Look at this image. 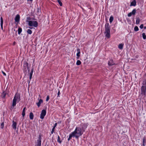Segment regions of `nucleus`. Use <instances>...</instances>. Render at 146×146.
<instances>
[{"mask_svg": "<svg viewBox=\"0 0 146 146\" xmlns=\"http://www.w3.org/2000/svg\"><path fill=\"white\" fill-rule=\"evenodd\" d=\"M82 134L81 129L79 127H77L74 131L70 134L68 140L69 141L72 137H75L76 138L78 139Z\"/></svg>", "mask_w": 146, "mask_h": 146, "instance_id": "nucleus-1", "label": "nucleus"}, {"mask_svg": "<svg viewBox=\"0 0 146 146\" xmlns=\"http://www.w3.org/2000/svg\"><path fill=\"white\" fill-rule=\"evenodd\" d=\"M110 26L108 23H106L105 25V31L104 34L106 37L109 38L110 36Z\"/></svg>", "mask_w": 146, "mask_h": 146, "instance_id": "nucleus-2", "label": "nucleus"}, {"mask_svg": "<svg viewBox=\"0 0 146 146\" xmlns=\"http://www.w3.org/2000/svg\"><path fill=\"white\" fill-rule=\"evenodd\" d=\"M20 100V96L19 94H16L13 100L12 106L11 108L13 109L16 104V102H18Z\"/></svg>", "mask_w": 146, "mask_h": 146, "instance_id": "nucleus-3", "label": "nucleus"}, {"mask_svg": "<svg viewBox=\"0 0 146 146\" xmlns=\"http://www.w3.org/2000/svg\"><path fill=\"white\" fill-rule=\"evenodd\" d=\"M28 25L30 26H33L36 27L38 26V23L36 21H28Z\"/></svg>", "mask_w": 146, "mask_h": 146, "instance_id": "nucleus-4", "label": "nucleus"}, {"mask_svg": "<svg viewBox=\"0 0 146 146\" xmlns=\"http://www.w3.org/2000/svg\"><path fill=\"white\" fill-rule=\"evenodd\" d=\"M46 111L44 110H43L40 115V118L42 119H43L46 114Z\"/></svg>", "mask_w": 146, "mask_h": 146, "instance_id": "nucleus-5", "label": "nucleus"}, {"mask_svg": "<svg viewBox=\"0 0 146 146\" xmlns=\"http://www.w3.org/2000/svg\"><path fill=\"white\" fill-rule=\"evenodd\" d=\"M28 64L26 62H25L23 65V66L24 67V71H26L27 69L28 70L29 72V69L28 68Z\"/></svg>", "mask_w": 146, "mask_h": 146, "instance_id": "nucleus-6", "label": "nucleus"}, {"mask_svg": "<svg viewBox=\"0 0 146 146\" xmlns=\"http://www.w3.org/2000/svg\"><path fill=\"white\" fill-rule=\"evenodd\" d=\"M41 137L39 136L38 139L37 140L36 146H41Z\"/></svg>", "mask_w": 146, "mask_h": 146, "instance_id": "nucleus-7", "label": "nucleus"}, {"mask_svg": "<svg viewBox=\"0 0 146 146\" xmlns=\"http://www.w3.org/2000/svg\"><path fill=\"white\" fill-rule=\"evenodd\" d=\"M15 21L17 22H19L20 20V16L19 15H17L15 18Z\"/></svg>", "mask_w": 146, "mask_h": 146, "instance_id": "nucleus-8", "label": "nucleus"}, {"mask_svg": "<svg viewBox=\"0 0 146 146\" xmlns=\"http://www.w3.org/2000/svg\"><path fill=\"white\" fill-rule=\"evenodd\" d=\"M33 70H34V68H32V70H31V72L30 73V77H29L30 81H29V83L30 82L31 79L32 78V75H33Z\"/></svg>", "mask_w": 146, "mask_h": 146, "instance_id": "nucleus-9", "label": "nucleus"}, {"mask_svg": "<svg viewBox=\"0 0 146 146\" xmlns=\"http://www.w3.org/2000/svg\"><path fill=\"white\" fill-rule=\"evenodd\" d=\"M13 124H12V127L13 129L15 130L16 129V125L17 123L16 122H15L14 121H13Z\"/></svg>", "mask_w": 146, "mask_h": 146, "instance_id": "nucleus-10", "label": "nucleus"}, {"mask_svg": "<svg viewBox=\"0 0 146 146\" xmlns=\"http://www.w3.org/2000/svg\"><path fill=\"white\" fill-rule=\"evenodd\" d=\"M136 4V2L135 0H134L131 2L130 5V6H135Z\"/></svg>", "mask_w": 146, "mask_h": 146, "instance_id": "nucleus-11", "label": "nucleus"}, {"mask_svg": "<svg viewBox=\"0 0 146 146\" xmlns=\"http://www.w3.org/2000/svg\"><path fill=\"white\" fill-rule=\"evenodd\" d=\"M43 100L42 99L39 100V102L36 103V104L38 107L40 106Z\"/></svg>", "mask_w": 146, "mask_h": 146, "instance_id": "nucleus-12", "label": "nucleus"}, {"mask_svg": "<svg viewBox=\"0 0 146 146\" xmlns=\"http://www.w3.org/2000/svg\"><path fill=\"white\" fill-rule=\"evenodd\" d=\"M82 129L83 131H84L85 129H86L87 126L86 124H83L82 125Z\"/></svg>", "mask_w": 146, "mask_h": 146, "instance_id": "nucleus-13", "label": "nucleus"}, {"mask_svg": "<svg viewBox=\"0 0 146 146\" xmlns=\"http://www.w3.org/2000/svg\"><path fill=\"white\" fill-rule=\"evenodd\" d=\"M30 118L31 119H33L34 117V115L33 113L31 112L29 114Z\"/></svg>", "mask_w": 146, "mask_h": 146, "instance_id": "nucleus-14", "label": "nucleus"}, {"mask_svg": "<svg viewBox=\"0 0 146 146\" xmlns=\"http://www.w3.org/2000/svg\"><path fill=\"white\" fill-rule=\"evenodd\" d=\"M78 52L77 53L76 56H78L77 59L80 56V50L79 49H78L77 50Z\"/></svg>", "mask_w": 146, "mask_h": 146, "instance_id": "nucleus-15", "label": "nucleus"}, {"mask_svg": "<svg viewBox=\"0 0 146 146\" xmlns=\"http://www.w3.org/2000/svg\"><path fill=\"white\" fill-rule=\"evenodd\" d=\"M108 64L109 65L111 66L114 64V63L113 62L112 60H110L108 63Z\"/></svg>", "mask_w": 146, "mask_h": 146, "instance_id": "nucleus-16", "label": "nucleus"}, {"mask_svg": "<svg viewBox=\"0 0 146 146\" xmlns=\"http://www.w3.org/2000/svg\"><path fill=\"white\" fill-rule=\"evenodd\" d=\"M136 9H134L131 12V14L132 15H135L136 13Z\"/></svg>", "mask_w": 146, "mask_h": 146, "instance_id": "nucleus-17", "label": "nucleus"}, {"mask_svg": "<svg viewBox=\"0 0 146 146\" xmlns=\"http://www.w3.org/2000/svg\"><path fill=\"white\" fill-rule=\"evenodd\" d=\"M123 44H120L118 46V48L120 49H123Z\"/></svg>", "mask_w": 146, "mask_h": 146, "instance_id": "nucleus-18", "label": "nucleus"}, {"mask_svg": "<svg viewBox=\"0 0 146 146\" xmlns=\"http://www.w3.org/2000/svg\"><path fill=\"white\" fill-rule=\"evenodd\" d=\"M22 31V29L21 27H19L18 29V34L19 35Z\"/></svg>", "mask_w": 146, "mask_h": 146, "instance_id": "nucleus-19", "label": "nucleus"}, {"mask_svg": "<svg viewBox=\"0 0 146 146\" xmlns=\"http://www.w3.org/2000/svg\"><path fill=\"white\" fill-rule=\"evenodd\" d=\"M113 16H111L110 18V19H109V21H110V23H111L113 21Z\"/></svg>", "mask_w": 146, "mask_h": 146, "instance_id": "nucleus-20", "label": "nucleus"}, {"mask_svg": "<svg viewBox=\"0 0 146 146\" xmlns=\"http://www.w3.org/2000/svg\"><path fill=\"white\" fill-rule=\"evenodd\" d=\"M27 33L29 34H31L32 33V31L30 29H28L27 31Z\"/></svg>", "mask_w": 146, "mask_h": 146, "instance_id": "nucleus-21", "label": "nucleus"}, {"mask_svg": "<svg viewBox=\"0 0 146 146\" xmlns=\"http://www.w3.org/2000/svg\"><path fill=\"white\" fill-rule=\"evenodd\" d=\"M81 64V61L79 60H78L77 61L76 64L77 65H80Z\"/></svg>", "mask_w": 146, "mask_h": 146, "instance_id": "nucleus-22", "label": "nucleus"}, {"mask_svg": "<svg viewBox=\"0 0 146 146\" xmlns=\"http://www.w3.org/2000/svg\"><path fill=\"white\" fill-rule=\"evenodd\" d=\"M142 36L144 39H146V35H145V33H143L142 34Z\"/></svg>", "mask_w": 146, "mask_h": 146, "instance_id": "nucleus-23", "label": "nucleus"}, {"mask_svg": "<svg viewBox=\"0 0 146 146\" xmlns=\"http://www.w3.org/2000/svg\"><path fill=\"white\" fill-rule=\"evenodd\" d=\"M57 2L59 4L60 6H62V3L60 0H57Z\"/></svg>", "mask_w": 146, "mask_h": 146, "instance_id": "nucleus-24", "label": "nucleus"}, {"mask_svg": "<svg viewBox=\"0 0 146 146\" xmlns=\"http://www.w3.org/2000/svg\"><path fill=\"white\" fill-rule=\"evenodd\" d=\"M140 22V20L139 18H137L136 20V23L137 24H138Z\"/></svg>", "mask_w": 146, "mask_h": 146, "instance_id": "nucleus-25", "label": "nucleus"}, {"mask_svg": "<svg viewBox=\"0 0 146 146\" xmlns=\"http://www.w3.org/2000/svg\"><path fill=\"white\" fill-rule=\"evenodd\" d=\"M134 31H137L139 30V28L137 26H135L134 28Z\"/></svg>", "mask_w": 146, "mask_h": 146, "instance_id": "nucleus-26", "label": "nucleus"}, {"mask_svg": "<svg viewBox=\"0 0 146 146\" xmlns=\"http://www.w3.org/2000/svg\"><path fill=\"white\" fill-rule=\"evenodd\" d=\"M57 141L59 142L60 143H61V141H60V138L59 136L58 135Z\"/></svg>", "mask_w": 146, "mask_h": 146, "instance_id": "nucleus-27", "label": "nucleus"}, {"mask_svg": "<svg viewBox=\"0 0 146 146\" xmlns=\"http://www.w3.org/2000/svg\"><path fill=\"white\" fill-rule=\"evenodd\" d=\"M6 92H3V93L2 94V98H5V97L6 95Z\"/></svg>", "mask_w": 146, "mask_h": 146, "instance_id": "nucleus-28", "label": "nucleus"}, {"mask_svg": "<svg viewBox=\"0 0 146 146\" xmlns=\"http://www.w3.org/2000/svg\"><path fill=\"white\" fill-rule=\"evenodd\" d=\"M31 20V18H30V17H27V21H26L27 22H28V21H30Z\"/></svg>", "mask_w": 146, "mask_h": 146, "instance_id": "nucleus-29", "label": "nucleus"}, {"mask_svg": "<svg viewBox=\"0 0 146 146\" xmlns=\"http://www.w3.org/2000/svg\"><path fill=\"white\" fill-rule=\"evenodd\" d=\"M1 25H2L3 23V20L2 17L1 18Z\"/></svg>", "mask_w": 146, "mask_h": 146, "instance_id": "nucleus-30", "label": "nucleus"}, {"mask_svg": "<svg viewBox=\"0 0 146 146\" xmlns=\"http://www.w3.org/2000/svg\"><path fill=\"white\" fill-rule=\"evenodd\" d=\"M4 125V122H2L1 124V129H3V128Z\"/></svg>", "mask_w": 146, "mask_h": 146, "instance_id": "nucleus-31", "label": "nucleus"}, {"mask_svg": "<svg viewBox=\"0 0 146 146\" xmlns=\"http://www.w3.org/2000/svg\"><path fill=\"white\" fill-rule=\"evenodd\" d=\"M22 115L24 117L25 115V111H23Z\"/></svg>", "mask_w": 146, "mask_h": 146, "instance_id": "nucleus-32", "label": "nucleus"}, {"mask_svg": "<svg viewBox=\"0 0 146 146\" xmlns=\"http://www.w3.org/2000/svg\"><path fill=\"white\" fill-rule=\"evenodd\" d=\"M54 129H55V128H54L53 127L52 129V131H51V134H53V133L54 132Z\"/></svg>", "mask_w": 146, "mask_h": 146, "instance_id": "nucleus-33", "label": "nucleus"}, {"mask_svg": "<svg viewBox=\"0 0 146 146\" xmlns=\"http://www.w3.org/2000/svg\"><path fill=\"white\" fill-rule=\"evenodd\" d=\"M49 98V96H47V97H46V101H48V100Z\"/></svg>", "mask_w": 146, "mask_h": 146, "instance_id": "nucleus-34", "label": "nucleus"}, {"mask_svg": "<svg viewBox=\"0 0 146 146\" xmlns=\"http://www.w3.org/2000/svg\"><path fill=\"white\" fill-rule=\"evenodd\" d=\"M132 15L131 14V12H130L127 15V16L129 17H130Z\"/></svg>", "mask_w": 146, "mask_h": 146, "instance_id": "nucleus-35", "label": "nucleus"}, {"mask_svg": "<svg viewBox=\"0 0 146 146\" xmlns=\"http://www.w3.org/2000/svg\"><path fill=\"white\" fill-rule=\"evenodd\" d=\"M143 146H144V143H145L146 142V141L145 140V139L144 138L143 139Z\"/></svg>", "mask_w": 146, "mask_h": 146, "instance_id": "nucleus-36", "label": "nucleus"}, {"mask_svg": "<svg viewBox=\"0 0 146 146\" xmlns=\"http://www.w3.org/2000/svg\"><path fill=\"white\" fill-rule=\"evenodd\" d=\"M140 27L141 29H143V24H141L140 25Z\"/></svg>", "mask_w": 146, "mask_h": 146, "instance_id": "nucleus-37", "label": "nucleus"}, {"mask_svg": "<svg viewBox=\"0 0 146 146\" xmlns=\"http://www.w3.org/2000/svg\"><path fill=\"white\" fill-rule=\"evenodd\" d=\"M57 125V123H55L54 124V126L53 128H55V127Z\"/></svg>", "mask_w": 146, "mask_h": 146, "instance_id": "nucleus-38", "label": "nucleus"}, {"mask_svg": "<svg viewBox=\"0 0 146 146\" xmlns=\"http://www.w3.org/2000/svg\"><path fill=\"white\" fill-rule=\"evenodd\" d=\"M2 73H3V74L4 76H5L6 75V73H5V72H3V71H2Z\"/></svg>", "mask_w": 146, "mask_h": 146, "instance_id": "nucleus-39", "label": "nucleus"}, {"mask_svg": "<svg viewBox=\"0 0 146 146\" xmlns=\"http://www.w3.org/2000/svg\"><path fill=\"white\" fill-rule=\"evenodd\" d=\"M60 94V92L59 91L58 93V96L59 97V95Z\"/></svg>", "mask_w": 146, "mask_h": 146, "instance_id": "nucleus-40", "label": "nucleus"}, {"mask_svg": "<svg viewBox=\"0 0 146 146\" xmlns=\"http://www.w3.org/2000/svg\"><path fill=\"white\" fill-rule=\"evenodd\" d=\"M25 110H26V108L25 107L23 109V111H25Z\"/></svg>", "mask_w": 146, "mask_h": 146, "instance_id": "nucleus-41", "label": "nucleus"}, {"mask_svg": "<svg viewBox=\"0 0 146 146\" xmlns=\"http://www.w3.org/2000/svg\"><path fill=\"white\" fill-rule=\"evenodd\" d=\"M3 24H2V25H1V28H2V29H3Z\"/></svg>", "mask_w": 146, "mask_h": 146, "instance_id": "nucleus-42", "label": "nucleus"}, {"mask_svg": "<svg viewBox=\"0 0 146 146\" xmlns=\"http://www.w3.org/2000/svg\"><path fill=\"white\" fill-rule=\"evenodd\" d=\"M33 0H28V1H32Z\"/></svg>", "mask_w": 146, "mask_h": 146, "instance_id": "nucleus-43", "label": "nucleus"}, {"mask_svg": "<svg viewBox=\"0 0 146 146\" xmlns=\"http://www.w3.org/2000/svg\"><path fill=\"white\" fill-rule=\"evenodd\" d=\"M144 28H145V29H146V27H144Z\"/></svg>", "mask_w": 146, "mask_h": 146, "instance_id": "nucleus-44", "label": "nucleus"}, {"mask_svg": "<svg viewBox=\"0 0 146 146\" xmlns=\"http://www.w3.org/2000/svg\"><path fill=\"white\" fill-rule=\"evenodd\" d=\"M30 28V29H32V28H31V27Z\"/></svg>", "mask_w": 146, "mask_h": 146, "instance_id": "nucleus-45", "label": "nucleus"}]
</instances>
